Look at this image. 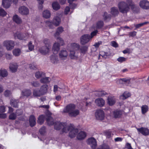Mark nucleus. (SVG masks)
<instances>
[{
    "mask_svg": "<svg viewBox=\"0 0 149 149\" xmlns=\"http://www.w3.org/2000/svg\"><path fill=\"white\" fill-rule=\"evenodd\" d=\"M56 40L58 42H59L61 45H63L64 44V41L63 39L61 38L60 37L57 38Z\"/></svg>",
    "mask_w": 149,
    "mask_h": 149,
    "instance_id": "nucleus-54",
    "label": "nucleus"
},
{
    "mask_svg": "<svg viewBox=\"0 0 149 149\" xmlns=\"http://www.w3.org/2000/svg\"><path fill=\"white\" fill-rule=\"evenodd\" d=\"M97 32H98L97 31V30H95L93 31L91 33V35L90 36V37L91 38V39H92V38L94 36L96 35V34L97 33Z\"/></svg>",
    "mask_w": 149,
    "mask_h": 149,
    "instance_id": "nucleus-61",
    "label": "nucleus"
},
{
    "mask_svg": "<svg viewBox=\"0 0 149 149\" xmlns=\"http://www.w3.org/2000/svg\"><path fill=\"white\" fill-rule=\"evenodd\" d=\"M18 101L17 100H12L10 101V104L12 106L15 107H17Z\"/></svg>",
    "mask_w": 149,
    "mask_h": 149,
    "instance_id": "nucleus-43",
    "label": "nucleus"
},
{
    "mask_svg": "<svg viewBox=\"0 0 149 149\" xmlns=\"http://www.w3.org/2000/svg\"><path fill=\"white\" fill-rule=\"evenodd\" d=\"M140 6L144 9H149V1L147 0L141 1L139 3Z\"/></svg>",
    "mask_w": 149,
    "mask_h": 149,
    "instance_id": "nucleus-10",
    "label": "nucleus"
},
{
    "mask_svg": "<svg viewBox=\"0 0 149 149\" xmlns=\"http://www.w3.org/2000/svg\"><path fill=\"white\" fill-rule=\"evenodd\" d=\"M87 143L90 145L91 147L94 149L97 146V142L95 139L93 138H91L88 139L87 141Z\"/></svg>",
    "mask_w": 149,
    "mask_h": 149,
    "instance_id": "nucleus-13",
    "label": "nucleus"
},
{
    "mask_svg": "<svg viewBox=\"0 0 149 149\" xmlns=\"http://www.w3.org/2000/svg\"><path fill=\"white\" fill-rule=\"evenodd\" d=\"M36 119L33 116H31L29 118V123L31 127L34 126L36 124Z\"/></svg>",
    "mask_w": 149,
    "mask_h": 149,
    "instance_id": "nucleus-30",
    "label": "nucleus"
},
{
    "mask_svg": "<svg viewBox=\"0 0 149 149\" xmlns=\"http://www.w3.org/2000/svg\"><path fill=\"white\" fill-rule=\"evenodd\" d=\"M149 23L148 22H145L142 23H140L137 24H134V26L136 27V28H138L144 25H146Z\"/></svg>",
    "mask_w": 149,
    "mask_h": 149,
    "instance_id": "nucleus-45",
    "label": "nucleus"
},
{
    "mask_svg": "<svg viewBox=\"0 0 149 149\" xmlns=\"http://www.w3.org/2000/svg\"><path fill=\"white\" fill-rule=\"evenodd\" d=\"M46 117V120L48 125L50 126L54 124L53 119L51 116L50 113L47 114Z\"/></svg>",
    "mask_w": 149,
    "mask_h": 149,
    "instance_id": "nucleus-16",
    "label": "nucleus"
},
{
    "mask_svg": "<svg viewBox=\"0 0 149 149\" xmlns=\"http://www.w3.org/2000/svg\"><path fill=\"white\" fill-rule=\"evenodd\" d=\"M101 56L103 58H106L108 55V53L103 51H101L99 55V59L100 58V56Z\"/></svg>",
    "mask_w": 149,
    "mask_h": 149,
    "instance_id": "nucleus-44",
    "label": "nucleus"
},
{
    "mask_svg": "<svg viewBox=\"0 0 149 149\" xmlns=\"http://www.w3.org/2000/svg\"><path fill=\"white\" fill-rule=\"evenodd\" d=\"M34 47V45L32 44L31 42H30L28 45L29 49V50L30 51L32 50L33 49Z\"/></svg>",
    "mask_w": 149,
    "mask_h": 149,
    "instance_id": "nucleus-59",
    "label": "nucleus"
},
{
    "mask_svg": "<svg viewBox=\"0 0 149 149\" xmlns=\"http://www.w3.org/2000/svg\"><path fill=\"white\" fill-rule=\"evenodd\" d=\"M59 57L61 59L64 60L66 58L68 53L66 50H62L59 53Z\"/></svg>",
    "mask_w": 149,
    "mask_h": 149,
    "instance_id": "nucleus-15",
    "label": "nucleus"
},
{
    "mask_svg": "<svg viewBox=\"0 0 149 149\" xmlns=\"http://www.w3.org/2000/svg\"><path fill=\"white\" fill-rule=\"evenodd\" d=\"M111 44L112 46L114 47H117L118 46V44L115 41H113L111 42Z\"/></svg>",
    "mask_w": 149,
    "mask_h": 149,
    "instance_id": "nucleus-64",
    "label": "nucleus"
},
{
    "mask_svg": "<svg viewBox=\"0 0 149 149\" xmlns=\"http://www.w3.org/2000/svg\"><path fill=\"white\" fill-rule=\"evenodd\" d=\"M126 58H125L122 57H119L117 59V60L118 62L122 63L123 62L126 61Z\"/></svg>",
    "mask_w": 149,
    "mask_h": 149,
    "instance_id": "nucleus-57",
    "label": "nucleus"
},
{
    "mask_svg": "<svg viewBox=\"0 0 149 149\" xmlns=\"http://www.w3.org/2000/svg\"><path fill=\"white\" fill-rule=\"evenodd\" d=\"M79 45L76 43L71 44L70 46L69 57L72 59H76L78 58V53L76 51L79 49Z\"/></svg>",
    "mask_w": 149,
    "mask_h": 149,
    "instance_id": "nucleus-4",
    "label": "nucleus"
},
{
    "mask_svg": "<svg viewBox=\"0 0 149 149\" xmlns=\"http://www.w3.org/2000/svg\"><path fill=\"white\" fill-rule=\"evenodd\" d=\"M40 133L42 135H44L46 132V129L45 127H42L39 130Z\"/></svg>",
    "mask_w": 149,
    "mask_h": 149,
    "instance_id": "nucleus-47",
    "label": "nucleus"
},
{
    "mask_svg": "<svg viewBox=\"0 0 149 149\" xmlns=\"http://www.w3.org/2000/svg\"><path fill=\"white\" fill-rule=\"evenodd\" d=\"M43 73L42 72H38L35 74V77L38 79H39L41 77Z\"/></svg>",
    "mask_w": 149,
    "mask_h": 149,
    "instance_id": "nucleus-52",
    "label": "nucleus"
},
{
    "mask_svg": "<svg viewBox=\"0 0 149 149\" xmlns=\"http://www.w3.org/2000/svg\"><path fill=\"white\" fill-rule=\"evenodd\" d=\"M130 6L132 8H134L135 6L131 0H128L126 2L120 1L118 5V7L120 12L123 13H126L129 11Z\"/></svg>",
    "mask_w": 149,
    "mask_h": 149,
    "instance_id": "nucleus-2",
    "label": "nucleus"
},
{
    "mask_svg": "<svg viewBox=\"0 0 149 149\" xmlns=\"http://www.w3.org/2000/svg\"><path fill=\"white\" fill-rule=\"evenodd\" d=\"M18 67V65L16 63H11L10 64L9 69L13 72H16Z\"/></svg>",
    "mask_w": 149,
    "mask_h": 149,
    "instance_id": "nucleus-18",
    "label": "nucleus"
},
{
    "mask_svg": "<svg viewBox=\"0 0 149 149\" xmlns=\"http://www.w3.org/2000/svg\"><path fill=\"white\" fill-rule=\"evenodd\" d=\"M13 21L17 24H20L22 23V19L17 15L13 16Z\"/></svg>",
    "mask_w": 149,
    "mask_h": 149,
    "instance_id": "nucleus-21",
    "label": "nucleus"
},
{
    "mask_svg": "<svg viewBox=\"0 0 149 149\" xmlns=\"http://www.w3.org/2000/svg\"><path fill=\"white\" fill-rule=\"evenodd\" d=\"M51 80V79L49 77H46L41 79L40 82L42 83H48Z\"/></svg>",
    "mask_w": 149,
    "mask_h": 149,
    "instance_id": "nucleus-36",
    "label": "nucleus"
},
{
    "mask_svg": "<svg viewBox=\"0 0 149 149\" xmlns=\"http://www.w3.org/2000/svg\"><path fill=\"white\" fill-rule=\"evenodd\" d=\"M103 22L100 21L98 22L95 25H93V27L95 29H100L103 26Z\"/></svg>",
    "mask_w": 149,
    "mask_h": 149,
    "instance_id": "nucleus-31",
    "label": "nucleus"
},
{
    "mask_svg": "<svg viewBox=\"0 0 149 149\" xmlns=\"http://www.w3.org/2000/svg\"><path fill=\"white\" fill-rule=\"evenodd\" d=\"M11 94V91L8 90H6L4 93V94L6 97L9 96Z\"/></svg>",
    "mask_w": 149,
    "mask_h": 149,
    "instance_id": "nucleus-58",
    "label": "nucleus"
},
{
    "mask_svg": "<svg viewBox=\"0 0 149 149\" xmlns=\"http://www.w3.org/2000/svg\"><path fill=\"white\" fill-rule=\"evenodd\" d=\"M7 14V13L2 8H0V16L2 17H4Z\"/></svg>",
    "mask_w": 149,
    "mask_h": 149,
    "instance_id": "nucleus-49",
    "label": "nucleus"
},
{
    "mask_svg": "<svg viewBox=\"0 0 149 149\" xmlns=\"http://www.w3.org/2000/svg\"><path fill=\"white\" fill-rule=\"evenodd\" d=\"M52 7L53 9L55 10H58L60 8V6L58 3L57 2H54L52 4Z\"/></svg>",
    "mask_w": 149,
    "mask_h": 149,
    "instance_id": "nucleus-38",
    "label": "nucleus"
},
{
    "mask_svg": "<svg viewBox=\"0 0 149 149\" xmlns=\"http://www.w3.org/2000/svg\"><path fill=\"white\" fill-rule=\"evenodd\" d=\"M75 105L72 104L68 105L63 110V112L68 113L69 116L71 117H75L79 115V110L75 109Z\"/></svg>",
    "mask_w": 149,
    "mask_h": 149,
    "instance_id": "nucleus-3",
    "label": "nucleus"
},
{
    "mask_svg": "<svg viewBox=\"0 0 149 149\" xmlns=\"http://www.w3.org/2000/svg\"><path fill=\"white\" fill-rule=\"evenodd\" d=\"M15 37H16L20 40H26L29 37V35L27 33H21L19 32H17L14 34Z\"/></svg>",
    "mask_w": 149,
    "mask_h": 149,
    "instance_id": "nucleus-7",
    "label": "nucleus"
},
{
    "mask_svg": "<svg viewBox=\"0 0 149 149\" xmlns=\"http://www.w3.org/2000/svg\"><path fill=\"white\" fill-rule=\"evenodd\" d=\"M52 63L54 64H57L58 62V57L56 55H52L50 57Z\"/></svg>",
    "mask_w": 149,
    "mask_h": 149,
    "instance_id": "nucleus-22",
    "label": "nucleus"
},
{
    "mask_svg": "<svg viewBox=\"0 0 149 149\" xmlns=\"http://www.w3.org/2000/svg\"><path fill=\"white\" fill-rule=\"evenodd\" d=\"M43 42L45 46L40 47L39 51L43 55H46L48 54L50 52L51 48V43L49 40L47 39H44Z\"/></svg>",
    "mask_w": 149,
    "mask_h": 149,
    "instance_id": "nucleus-5",
    "label": "nucleus"
},
{
    "mask_svg": "<svg viewBox=\"0 0 149 149\" xmlns=\"http://www.w3.org/2000/svg\"><path fill=\"white\" fill-rule=\"evenodd\" d=\"M60 49V44L58 42H56L52 47V51L54 54H57Z\"/></svg>",
    "mask_w": 149,
    "mask_h": 149,
    "instance_id": "nucleus-17",
    "label": "nucleus"
},
{
    "mask_svg": "<svg viewBox=\"0 0 149 149\" xmlns=\"http://www.w3.org/2000/svg\"><path fill=\"white\" fill-rule=\"evenodd\" d=\"M98 149H110V148L108 146L104 144L100 146L99 148Z\"/></svg>",
    "mask_w": 149,
    "mask_h": 149,
    "instance_id": "nucleus-55",
    "label": "nucleus"
},
{
    "mask_svg": "<svg viewBox=\"0 0 149 149\" xmlns=\"http://www.w3.org/2000/svg\"><path fill=\"white\" fill-rule=\"evenodd\" d=\"M95 102L97 105L100 107L103 106L105 104V102L102 98H98L95 100Z\"/></svg>",
    "mask_w": 149,
    "mask_h": 149,
    "instance_id": "nucleus-24",
    "label": "nucleus"
},
{
    "mask_svg": "<svg viewBox=\"0 0 149 149\" xmlns=\"http://www.w3.org/2000/svg\"><path fill=\"white\" fill-rule=\"evenodd\" d=\"M51 15L50 12L47 10H44L42 13V16L43 17L46 19L49 18Z\"/></svg>",
    "mask_w": 149,
    "mask_h": 149,
    "instance_id": "nucleus-27",
    "label": "nucleus"
},
{
    "mask_svg": "<svg viewBox=\"0 0 149 149\" xmlns=\"http://www.w3.org/2000/svg\"><path fill=\"white\" fill-rule=\"evenodd\" d=\"M61 22V19L58 17H55L53 19L52 23L56 26H58Z\"/></svg>",
    "mask_w": 149,
    "mask_h": 149,
    "instance_id": "nucleus-23",
    "label": "nucleus"
},
{
    "mask_svg": "<svg viewBox=\"0 0 149 149\" xmlns=\"http://www.w3.org/2000/svg\"><path fill=\"white\" fill-rule=\"evenodd\" d=\"M111 16L110 15H109L107 12H104L103 15V17L104 20L110 19L111 18Z\"/></svg>",
    "mask_w": 149,
    "mask_h": 149,
    "instance_id": "nucleus-48",
    "label": "nucleus"
},
{
    "mask_svg": "<svg viewBox=\"0 0 149 149\" xmlns=\"http://www.w3.org/2000/svg\"><path fill=\"white\" fill-rule=\"evenodd\" d=\"M106 93V92H104V91H99L97 93V95L99 96H102L103 95H105Z\"/></svg>",
    "mask_w": 149,
    "mask_h": 149,
    "instance_id": "nucleus-62",
    "label": "nucleus"
},
{
    "mask_svg": "<svg viewBox=\"0 0 149 149\" xmlns=\"http://www.w3.org/2000/svg\"><path fill=\"white\" fill-rule=\"evenodd\" d=\"M45 116L43 115H40L38 118V122L40 124H42L45 120Z\"/></svg>",
    "mask_w": 149,
    "mask_h": 149,
    "instance_id": "nucleus-37",
    "label": "nucleus"
},
{
    "mask_svg": "<svg viewBox=\"0 0 149 149\" xmlns=\"http://www.w3.org/2000/svg\"><path fill=\"white\" fill-rule=\"evenodd\" d=\"M123 111L118 110H116L113 112V115L115 118H120L123 113Z\"/></svg>",
    "mask_w": 149,
    "mask_h": 149,
    "instance_id": "nucleus-20",
    "label": "nucleus"
},
{
    "mask_svg": "<svg viewBox=\"0 0 149 149\" xmlns=\"http://www.w3.org/2000/svg\"><path fill=\"white\" fill-rule=\"evenodd\" d=\"M130 96L131 94L130 93L127 92H125L120 96V98L121 99L124 100L127 99Z\"/></svg>",
    "mask_w": 149,
    "mask_h": 149,
    "instance_id": "nucleus-32",
    "label": "nucleus"
},
{
    "mask_svg": "<svg viewBox=\"0 0 149 149\" xmlns=\"http://www.w3.org/2000/svg\"><path fill=\"white\" fill-rule=\"evenodd\" d=\"M45 25L46 26L48 27L49 28L52 29L54 28L53 24L52 22H50L48 20L45 22Z\"/></svg>",
    "mask_w": 149,
    "mask_h": 149,
    "instance_id": "nucleus-42",
    "label": "nucleus"
},
{
    "mask_svg": "<svg viewBox=\"0 0 149 149\" xmlns=\"http://www.w3.org/2000/svg\"><path fill=\"white\" fill-rule=\"evenodd\" d=\"M19 12L20 13L23 15H27L29 13V9L25 6H22L20 7L19 9Z\"/></svg>",
    "mask_w": 149,
    "mask_h": 149,
    "instance_id": "nucleus-12",
    "label": "nucleus"
},
{
    "mask_svg": "<svg viewBox=\"0 0 149 149\" xmlns=\"http://www.w3.org/2000/svg\"><path fill=\"white\" fill-rule=\"evenodd\" d=\"M16 117V115L14 113H11L9 116L10 119L15 120Z\"/></svg>",
    "mask_w": 149,
    "mask_h": 149,
    "instance_id": "nucleus-53",
    "label": "nucleus"
},
{
    "mask_svg": "<svg viewBox=\"0 0 149 149\" xmlns=\"http://www.w3.org/2000/svg\"><path fill=\"white\" fill-rule=\"evenodd\" d=\"M33 95L35 97H40L42 95L39 90H38L37 89L33 90Z\"/></svg>",
    "mask_w": 149,
    "mask_h": 149,
    "instance_id": "nucleus-40",
    "label": "nucleus"
},
{
    "mask_svg": "<svg viewBox=\"0 0 149 149\" xmlns=\"http://www.w3.org/2000/svg\"><path fill=\"white\" fill-rule=\"evenodd\" d=\"M31 93L29 90L25 89L23 90L21 93V95L20 97V98L23 99L25 97H27L30 95Z\"/></svg>",
    "mask_w": 149,
    "mask_h": 149,
    "instance_id": "nucleus-14",
    "label": "nucleus"
},
{
    "mask_svg": "<svg viewBox=\"0 0 149 149\" xmlns=\"http://www.w3.org/2000/svg\"><path fill=\"white\" fill-rule=\"evenodd\" d=\"M31 85L34 87H38L40 85L39 83L37 81H33L31 83Z\"/></svg>",
    "mask_w": 149,
    "mask_h": 149,
    "instance_id": "nucleus-50",
    "label": "nucleus"
},
{
    "mask_svg": "<svg viewBox=\"0 0 149 149\" xmlns=\"http://www.w3.org/2000/svg\"><path fill=\"white\" fill-rule=\"evenodd\" d=\"M54 127L55 129L58 130L62 128L63 132L67 133L70 131L69 136L71 138L75 137L78 132V129L75 128L73 125L72 124L67 125L65 123L56 122L54 124Z\"/></svg>",
    "mask_w": 149,
    "mask_h": 149,
    "instance_id": "nucleus-1",
    "label": "nucleus"
},
{
    "mask_svg": "<svg viewBox=\"0 0 149 149\" xmlns=\"http://www.w3.org/2000/svg\"><path fill=\"white\" fill-rule=\"evenodd\" d=\"M137 130L144 136H146L149 135V130L147 128L141 127L137 128Z\"/></svg>",
    "mask_w": 149,
    "mask_h": 149,
    "instance_id": "nucleus-11",
    "label": "nucleus"
},
{
    "mask_svg": "<svg viewBox=\"0 0 149 149\" xmlns=\"http://www.w3.org/2000/svg\"><path fill=\"white\" fill-rule=\"evenodd\" d=\"M120 82H124L125 83H129L130 82V80L125 78L121 79L120 80Z\"/></svg>",
    "mask_w": 149,
    "mask_h": 149,
    "instance_id": "nucleus-63",
    "label": "nucleus"
},
{
    "mask_svg": "<svg viewBox=\"0 0 149 149\" xmlns=\"http://www.w3.org/2000/svg\"><path fill=\"white\" fill-rule=\"evenodd\" d=\"M90 35L88 34H84L81 36L80 38V43L82 45H84L91 40Z\"/></svg>",
    "mask_w": 149,
    "mask_h": 149,
    "instance_id": "nucleus-8",
    "label": "nucleus"
},
{
    "mask_svg": "<svg viewBox=\"0 0 149 149\" xmlns=\"http://www.w3.org/2000/svg\"><path fill=\"white\" fill-rule=\"evenodd\" d=\"M141 109L142 113L144 114L148 111L149 108L147 105H144L141 107Z\"/></svg>",
    "mask_w": 149,
    "mask_h": 149,
    "instance_id": "nucleus-33",
    "label": "nucleus"
},
{
    "mask_svg": "<svg viewBox=\"0 0 149 149\" xmlns=\"http://www.w3.org/2000/svg\"><path fill=\"white\" fill-rule=\"evenodd\" d=\"M6 58L9 60H11L13 58V56L11 54L6 53L5 54Z\"/></svg>",
    "mask_w": 149,
    "mask_h": 149,
    "instance_id": "nucleus-56",
    "label": "nucleus"
},
{
    "mask_svg": "<svg viewBox=\"0 0 149 149\" xmlns=\"http://www.w3.org/2000/svg\"><path fill=\"white\" fill-rule=\"evenodd\" d=\"M116 100L114 97H108L107 99V103L110 106H112L115 104Z\"/></svg>",
    "mask_w": 149,
    "mask_h": 149,
    "instance_id": "nucleus-25",
    "label": "nucleus"
},
{
    "mask_svg": "<svg viewBox=\"0 0 149 149\" xmlns=\"http://www.w3.org/2000/svg\"><path fill=\"white\" fill-rule=\"evenodd\" d=\"M110 13L113 16L117 15L119 13V11L117 8L115 7L112 8L111 9Z\"/></svg>",
    "mask_w": 149,
    "mask_h": 149,
    "instance_id": "nucleus-28",
    "label": "nucleus"
},
{
    "mask_svg": "<svg viewBox=\"0 0 149 149\" xmlns=\"http://www.w3.org/2000/svg\"><path fill=\"white\" fill-rule=\"evenodd\" d=\"M77 0H68V3L70 4V8H74L76 6L75 4H72V3L74 1H76Z\"/></svg>",
    "mask_w": 149,
    "mask_h": 149,
    "instance_id": "nucleus-46",
    "label": "nucleus"
},
{
    "mask_svg": "<svg viewBox=\"0 0 149 149\" xmlns=\"http://www.w3.org/2000/svg\"><path fill=\"white\" fill-rule=\"evenodd\" d=\"M21 53V50L18 48L15 49L13 51V55L16 56H19Z\"/></svg>",
    "mask_w": 149,
    "mask_h": 149,
    "instance_id": "nucleus-35",
    "label": "nucleus"
},
{
    "mask_svg": "<svg viewBox=\"0 0 149 149\" xmlns=\"http://www.w3.org/2000/svg\"><path fill=\"white\" fill-rule=\"evenodd\" d=\"M80 52L82 54H85L88 51V47L86 46L81 47L79 48Z\"/></svg>",
    "mask_w": 149,
    "mask_h": 149,
    "instance_id": "nucleus-39",
    "label": "nucleus"
},
{
    "mask_svg": "<svg viewBox=\"0 0 149 149\" xmlns=\"http://www.w3.org/2000/svg\"><path fill=\"white\" fill-rule=\"evenodd\" d=\"M8 73L5 69H1L0 71V76L3 77H6L8 75Z\"/></svg>",
    "mask_w": 149,
    "mask_h": 149,
    "instance_id": "nucleus-41",
    "label": "nucleus"
},
{
    "mask_svg": "<svg viewBox=\"0 0 149 149\" xmlns=\"http://www.w3.org/2000/svg\"><path fill=\"white\" fill-rule=\"evenodd\" d=\"M29 66L30 69L35 70L36 68V66L33 63L29 64Z\"/></svg>",
    "mask_w": 149,
    "mask_h": 149,
    "instance_id": "nucleus-60",
    "label": "nucleus"
},
{
    "mask_svg": "<svg viewBox=\"0 0 149 149\" xmlns=\"http://www.w3.org/2000/svg\"><path fill=\"white\" fill-rule=\"evenodd\" d=\"M48 87V86L47 85H43L40 87L39 90L42 95H45L47 93Z\"/></svg>",
    "mask_w": 149,
    "mask_h": 149,
    "instance_id": "nucleus-19",
    "label": "nucleus"
},
{
    "mask_svg": "<svg viewBox=\"0 0 149 149\" xmlns=\"http://www.w3.org/2000/svg\"><path fill=\"white\" fill-rule=\"evenodd\" d=\"M3 46L5 47L8 51H10L14 47L15 42L12 40H7L4 41L2 43Z\"/></svg>",
    "mask_w": 149,
    "mask_h": 149,
    "instance_id": "nucleus-6",
    "label": "nucleus"
},
{
    "mask_svg": "<svg viewBox=\"0 0 149 149\" xmlns=\"http://www.w3.org/2000/svg\"><path fill=\"white\" fill-rule=\"evenodd\" d=\"M63 28L61 26L58 27L56 30V32L54 34V36L56 37L58 36L63 31Z\"/></svg>",
    "mask_w": 149,
    "mask_h": 149,
    "instance_id": "nucleus-34",
    "label": "nucleus"
},
{
    "mask_svg": "<svg viewBox=\"0 0 149 149\" xmlns=\"http://www.w3.org/2000/svg\"><path fill=\"white\" fill-rule=\"evenodd\" d=\"M104 134L108 138L111 137V132L109 130H107L104 132Z\"/></svg>",
    "mask_w": 149,
    "mask_h": 149,
    "instance_id": "nucleus-51",
    "label": "nucleus"
},
{
    "mask_svg": "<svg viewBox=\"0 0 149 149\" xmlns=\"http://www.w3.org/2000/svg\"><path fill=\"white\" fill-rule=\"evenodd\" d=\"M86 136V134L85 132L81 131L78 134L77 138L79 140H81L84 139Z\"/></svg>",
    "mask_w": 149,
    "mask_h": 149,
    "instance_id": "nucleus-29",
    "label": "nucleus"
},
{
    "mask_svg": "<svg viewBox=\"0 0 149 149\" xmlns=\"http://www.w3.org/2000/svg\"><path fill=\"white\" fill-rule=\"evenodd\" d=\"M11 3V0H3L2 5L6 8H8Z\"/></svg>",
    "mask_w": 149,
    "mask_h": 149,
    "instance_id": "nucleus-26",
    "label": "nucleus"
},
{
    "mask_svg": "<svg viewBox=\"0 0 149 149\" xmlns=\"http://www.w3.org/2000/svg\"><path fill=\"white\" fill-rule=\"evenodd\" d=\"M95 116L97 119L102 120L104 117V112L101 109L97 110L95 113Z\"/></svg>",
    "mask_w": 149,
    "mask_h": 149,
    "instance_id": "nucleus-9",
    "label": "nucleus"
}]
</instances>
